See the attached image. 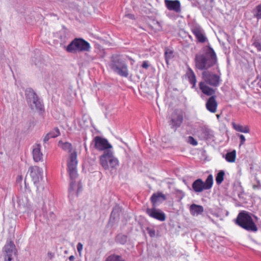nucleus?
I'll return each mask as SVG.
<instances>
[{
	"label": "nucleus",
	"mask_w": 261,
	"mask_h": 261,
	"mask_svg": "<svg viewBox=\"0 0 261 261\" xmlns=\"http://www.w3.org/2000/svg\"><path fill=\"white\" fill-rule=\"evenodd\" d=\"M126 16L130 19H134V16L133 14H128L126 15Z\"/></svg>",
	"instance_id": "43"
},
{
	"label": "nucleus",
	"mask_w": 261,
	"mask_h": 261,
	"mask_svg": "<svg viewBox=\"0 0 261 261\" xmlns=\"http://www.w3.org/2000/svg\"><path fill=\"white\" fill-rule=\"evenodd\" d=\"M188 142L193 146H196L198 144L197 141L192 136L188 137Z\"/></svg>",
	"instance_id": "35"
},
{
	"label": "nucleus",
	"mask_w": 261,
	"mask_h": 261,
	"mask_svg": "<svg viewBox=\"0 0 261 261\" xmlns=\"http://www.w3.org/2000/svg\"><path fill=\"white\" fill-rule=\"evenodd\" d=\"M127 237L124 234H118L116 238V242L121 244H124L127 242Z\"/></svg>",
	"instance_id": "30"
},
{
	"label": "nucleus",
	"mask_w": 261,
	"mask_h": 261,
	"mask_svg": "<svg viewBox=\"0 0 261 261\" xmlns=\"http://www.w3.org/2000/svg\"><path fill=\"white\" fill-rule=\"evenodd\" d=\"M91 46L89 42L82 38L74 39L66 47L67 52L74 53L77 52L89 51Z\"/></svg>",
	"instance_id": "6"
},
{
	"label": "nucleus",
	"mask_w": 261,
	"mask_h": 261,
	"mask_svg": "<svg viewBox=\"0 0 261 261\" xmlns=\"http://www.w3.org/2000/svg\"><path fill=\"white\" fill-rule=\"evenodd\" d=\"M52 138L51 136L49 135V133H47L45 136L43 138V142L44 143H47L48 141L50 139Z\"/></svg>",
	"instance_id": "39"
},
{
	"label": "nucleus",
	"mask_w": 261,
	"mask_h": 261,
	"mask_svg": "<svg viewBox=\"0 0 261 261\" xmlns=\"http://www.w3.org/2000/svg\"><path fill=\"white\" fill-rule=\"evenodd\" d=\"M77 164V153L74 151L71 153L67 161V170L70 177L68 197L70 201L77 197L79 194L82 191L80 181L76 180L78 176Z\"/></svg>",
	"instance_id": "1"
},
{
	"label": "nucleus",
	"mask_w": 261,
	"mask_h": 261,
	"mask_svg": "<svg viewBox=\"0 0 261 261\" xmlns=\"http://www.w3.org/2000/svg\"><path fill=\"white\" fill-rule=\"evenodd\" d=\"M146 213L151 218L159 221H164L166 220L165 214L160 209L156 208L155 206L146 208Z\"/></svg>",
	"instance_id": "14"
},
{
	"label": "nucleus",
	"mask_w": 261,
	"mask_h": 261,
	"mask_svg": "<svg viewBox=\"0 0 261 261\" xmlns=\"http://www.w3.org/2000/svg\"><path fill=\"white\" fill-rule=\"evenodd\" d=\"M252 17L257 20L261 19V3L256 6L252 10Z\"/></svg>",
	"instance_id": "23"
},
{
	"label": "nucleus",
	"mask_w": 261,
	"mask_h": 261,
	"mask_svg": "<svg viewBox=\"0 0 261 261\" xmlns=\"http://www.w3.org/2000/svg\"><path fill=\"white\" fill-rule=\"evenodd\" d=\"M260 88H261V86H260Z\"/></svg>",
	"instance_id": "48"
},
{
	"label": "nucleus",
	"mask_w": 261,
	"mask_h": 261,
	"mask_svg": "<svg viewBox=\"0 0 261 261\" xmlns=\"http://www.w3.org/2000/svg\"><path fill=\"white\" fill-rule=\"evenodd\" d=\"M225 172L223 170H220L216 176V181L217 185H220L224 180Z\"/></svg>",
	"instance_id": "29"
},
{
	"label": "nucleus",
	"mask_w": 261,
	"mask_h": 261,
	"mask_svg": "<svg viewBox=\"0 0 261 261\" xmlns=\"http://www.w3.org/2000/svg\"><path fill=\"white\" fill-rule=\"evenodd\" d=\"M202 77L203 81L211 86L217 87L220 85L221 80L219 75L208 71H203L202 73Z\"/></svg>",
	"instance_id": "10"
},
{
	"label": "nucleus",
	"mask_w": 261,
	"mask_h": 261,
	"mask_svg": "<svg viewBox=\"0 0 261 261\" xmlns=\"http://www.w3.org/2000/svg\"><path fill=\"white\" fill-rule=\"evenodd\" d=\"M128 59L130 61V64L133 65L135 63V60L132 58L128 57Z\"/></svg>",
	"instance_id": "44"
},
{
	"label": "nucleus",
	"mask_w": 261,
	"mask_h": 261,
	"mask_svg": "<svg viewBox=\"0 0 261 261\" xmlns=\"http://www.w3.org/2000/svg\"><path fill=\"white\" fill-rule=\"evenodd\" d=\"M216 96H211L206 102V109L211 113H214L216 112L218 103L216 100Z\"/></svg>",
	"instance_id": "19"
},
{
	"label": "nucleus",
	"mask_w": 261,
	"mask_h": 261,
	"mask_svg": "<svg viewBox=\"0 0 261 261\" xmlns=\"http://www.w3.org/2000/svg\"><path fill=\"white\" fill-rule=\"evenodd\" d=\"M236 158V151L235 150L231 152H227L225 156V159L227 162L233 163L235 161Z\"/></svg>",
	"instance_id": "27"
},
{
	"label": "nucleus",
	"mask_w": 261,
	"mask_h": 261,
	"mask_svg": "<svg viewBox=\"0 0 261 261\" xmlns=\"http://www.w3.org/2000/svg\"><path fill=\"white\" fill-rule=\"evenodd\" d=\"M186 76L188 79L189 83L192 85V88H194L196 87L197 82L196 77L193 70L189 66L187 67Z\"/></svg>",
	"instance_id": "21"
},
{
	"label": "nucleus",
	"mask_w": 261,
	"mask_h": 261,
	"mask_svg": "<svg viewBox=\"0 0 261 261\" xmlns=\"http://www.w3.org/2000/svg\"><path fill=\"white\" fill-rule=\"evenodd\" d=\"M202 54L199 53L195 57V67L200 70L207 71L217 63V58L213 48L210 45L202 48Z\"/></svg>",
	"instance_id": "2"
},
{
	"label": "nucleus",
	"mask_w": 261,
	"mask_h": 261,
	"mask_svg": "<svg viewBox=\"0 0 261 261\" xmlns=\"http://www.w3.org/2000/svg\"><path fill=\"white\" fill-rule=\"evenodd\" d=\"M24 183H25V185H26V181H25V180L24 181Z\"/></svg>",
	"instance_id": "47"
},
{
	"label": "nucleus",
	"mask_w": 261,
	"mask_h": 261,
	"mask_svg": "<svg viewBox=\"0 0 261 261\" xmlns=\"http://www.w3.org/2000/svg\"><path fill=\"white\" fill-rule=\"evenodd\" d=\"M166 199V196L161 192L154 193L150 197V201L153 205V206H155L156 204L158 202L162 203Z\"/></svg>",
	"instance_id": "20"
},
{
	"label": "nucleus",
	"mask_w": 261,
	"mask_h": 261,
	"mask_svg": "<svg viewBox=\"0 0 261 261\" xmlns=\"http://www.w3.org/2000/svg\"><path fill=\"white\" fill-rule=\"evenodd\" d=\"M233 128L237 132L243 133H249L250 132V128L247 125H242L241 124L232 123Z\"/></svg>",
	"instance_id": "24"
},
{
	"label": "nucleus",
	"mask_w": 261,
	"mask_h": 261,
	"mask_svg": "<svg viewBox=\"0 0 261 261\" xmlns=\"http://www.w3.org/2000/svg\"><path fill=\"white\" fill-rule=\"evenodd\" d=\"M74 259V256L73 255H71L69 257V259L70 261H73Z\"/></svg>",
	"instance_id": "45"
},
{
	"label": "nucleus",
	"mask_w": 261,
	"mask_h": 261,
	"mask_svg": "<svg viewBox=\"0 0 261 261\" xmlns=\"http://www.w3.org/2000/svg\"><path fill=\"white\" fill-rule=\"evenodd\" d=\"M48 133L52 138H56L60 135L59 129L57 127L55 128Z\"/></svg>",
	"instance_id": "32"
},
{
	"label": "nucleus",
	"mask_w": 261,
	"mask_h": 261,
	"mask_svg": "<svg viewBox=\"0 0 261 261\" xmlns=\"http://www.w3.org/2000/svg\"><path fill=\"white\" fill-rule=\"evenodd\" d=\"M213 185V177L210 174L206 178L205 182L201 179L198 178L195 180L192 184V188L196 193H200L204 190L210 189Z\"/></svg>",
	"instance_id": "8"
},
{
	"label": "nucleus",
	"mask_w": 261,
	"mask_h": 261,
	"mask_svg": "<svg viewBox=\"0 0 261 261\" xmlns=\"http://www.w3.org/2000/svg\"><path fill=\"white\" fill-rule=\"evenodd\" d=\"M22 180V175H18L16 179V182L17 183H20Z\"/></svg>",
	"instance_id": "41"
},
{
	"label": "nucleus",
	"mask_w": 261,
	"mask_h": 261,
	"mask_svg": "<svg viewBox=\"0 0 261 261\" xmlns=\"http://www.w3.org/2000/svg\"><path fill=\"white\" fill-rule=\"evenodd\" d=\"M253 45L257 48L258 51H261V43L259 41H254Z\"/></svg>",
	"instance_id": "37"
},
{
	"label": "nucleus",
	"mask_w": 261,
	"mask_h": 261,
	"mask_svg": "<svg viewBox=\"0 0 261 261\" xmlns=\"http://www.w3.org/2000/svg\"><path fill=\"white\" fill-rule=\"evenodd\" d=\"M208 84L204 81H201L199 83V89L201 92L207 96H214L215 90L210 87Z\"/></svg>",
	"instance_id": "17"
},
{
	"label": "nucleus",
	"mask_w": 261,
	"mask_h": 261,
	"mask_svg": "<svg viewBox=\"0 0 261 261\" xmlns=\"http://www.w3.org/2000/svg\"><path fill=\"white\" fill-rule=\"evenodd\" d=\"M253 188L254 189H256V188H258V186H256V185H253Z\"/></svg>",
	"instance_id": "46"
},
{
	"label": "nucleus",
	"mask_w": 261,
	"mask_h": 261,
	"mask_svg": "<svg viewBox=\"0 0 261 261\" xmlns=\"http://www.w3.org/2000/svg\"><path fill=\"white\" fill-rule=\"evenodd\" d=\"M192 32L199 42L204 43L206 41L207 38L204 34V31L200 27H194L192 29Z\"/></svg>",
	"instance_id": "16"
},
{
	"label": "nucleus",
	"mask_w": 261,
	"mask_h": 261,
	"mask_svg": "<svg viewBox=\"0 0 261 261\" xmlns=\"http://www.w3.org/2000/svg\"><path fill=\"white\" fill-rule=\"evenodd\" d=\"M149 66V65L148 64V62L146 61H143L142 64V67L143 68H145V69H147Z\"/></svg>",
	"instance_id": "40"
},
{
	"label": "nucleus",
	"mask_w": 261,
	"mask_h": 261,
	"mask_svg": "<svg viewBox=\"0 0 261 261\" xmlns=\"http://www.w3.org/2000/svg\"><path fill=\"white\" fill-rule=\"evenodd\" d=\"M119 207L116 206L113 208V211L111 213L110 219H115V217L119 215Z\"/></svg>",
	"instance_id": "33"
},
{
	"label": "nucleus",
	"mask_w": 261,
	"mask_h": 261,
	"mask_svg": "<svg viewBox=\"0 0 261 261\" xmlns=\"http://www.w3.org/2000/svg\"><path fill=\"white\" fill-rule=\"evenodd\" d=\"M76 248L78 252L80 254H81L82 251L83 250V244L81 243H78V244H77Z\"/></svg>",
	"instance_id": "38"
},
{
	"label": "nucleus",
	"mask_w": 261,
	"mask_h": 261,
	"mask_svg": "<svg viewBox=\"0 0 261 261\" xmlns=\"http://www.w3.org/2000/svg\"><path fill=\"white\" fill-rule=\"evenodd\" d=\"M27 101L32 110H36L41 111L43 109V106L39 100L37 94L34 91L29 89L25 91Z\"/></svg>",
	"instance_id": "7"
},
{
	"label": "nucleus",
	"mask_w": 261,
	"mask_h": 261,
	"mask_svg": "<svg viewBox=\"0 0 261 261\" xmlns=\"http://www.w3.org/2000/svg\"><path fill=\"white\" fill-rule=\"evenodd\" d=\"M3 250L4 252V261H12L17 252L14 242L12 241H7L3 248Z\"/></svg>",
	"instance_id": "11"
},
{
	"label": "nucleus",
	"mask_w": 261,
	"mask_h": 261,
	"mask_svg": "<svg viewBox=\"0 0 261 261\" xmlns=\"http://www.w3.org/2000/svg\"><path fill=\"white\" fill-rule=\"evenodd\" d=\"M105 261H125L122 256L112 254L108 256Z\"/></svg>",
	"instance_id": "28"
},
{
	"label": "nucleus",
	"mask_w": 261,
	"mask_h": 261,
	"mask_svg": "<svg viewBox=\"0 0 261 261\" xmlns=\"http://www.w3.org/2000/svg\"><path fill=\"white\" fill-rule=\"evenodd\" d=\"M49 216L50 217V219L51 220L54 219L55 218V215L53 212H51L49 213Z\"/></svg>",
	"instance_id": "42"
},
{
	"label": "nucleus",
	"mask_w": 261,
	"mask_h": 261,
	"mask_svg": "<svg viewBox=\"0 0 261 261\" xmlns=\"http://www.w3.org/2000/svg\"><path fill=\"white\" fill-rule=\"evenodd\" d=\"M148 233L151 238L155 237V230L153 228L147 227L146 228Z\"/></svg>",
	"instance_id": "34"
},
{
	"label": "nucleus",
	"mask_w": 261,
	"mask_h": 261,
	"mask_svg": "<svg viewBox=\"0 0 261 261\" xmlns=\"http://www.w3.org/2000/svg\"><path fill=\"white\" fill-rule=\"evenodd\" d=\"M58 145L62 149L68 152H71L72 150V144L69 142H63L60 141Z\"/></svg>",
	"instance_id": "26"
},
{
	"label": "nucleus",
	"mask_w": 261,
	"mask_h": 261,
	"mask_svg": "<svg viewBox=\"0 0 261 261\" xmlns=\"http://www.w3.org/2000/svg\"><path fill=\"white\" fill-rule=\"evenodd\" d=\"M238 136L239 137L240 140L239 146H241V145H243L245 143L246 139L245 136L242 134H238Z\"/></svg>",
	"instance_id": "36"
},
{
	"label": "nucleus",
	"mask_w": 261,
	"mask_h": 261,
	"mask_svg": "<svg viewBox=\"0 0 261 261\" xmlns=\"http://www.w3.org/2000/svg\"><path fill=\"white\" fill-rule=\"evenodd\" d=\"M94 146L96 149L99 151L112 150V146L109 143L108 141L105 138L99 136H96L93 141Z\"/></svg>",
	"instance_id": "12"
},
{
	"label": "nucleus",
	"mask_w": 261,
	"mask_h": 261,
	"mask_svg": "<svg viewBox=\"0 0 261 261\" xmlns=\"http://www.w3.org/2000/svg\"><path fill=\"white\" fill-rule=\"evenodd\" d=\"M41 146L40 144H35L33 145L32 151L33 157L35 162H38L43 159V154L41 151Z\"/></svg>",
	"instance_id": "18"
},
{
	"label": "nucleus",
	"mask_w": 261,
	"mask_h": 261,
	"mask_svg": "<svg viewBox=\"0 0 261 261\" xmlns=\"http://www.w3.org/2000/svg\"><path fill=\"white\" fill-rule=\"evenodd\" d=\"M184 119L183 112L180 110H175L170 116L169 125L172 129L176 130L179 127Z\"/></svg>",
	"instance_id": "9"
},
{
	"label": "nucleus",
	"mask_w": 261,
	"mask_h": 261,
	"mask_svg": "<svg viewBox=\"0 0 261 261\" xmlns=\"http://www.w3.org/2000/svg\"><path fill=\"white\" fill-rule=\"evenodd\" d=\"M165 5L168 10L176 13L181 11V5L178 0H165Z\"/></svg>",
	"instance_id": "15"
},
{
	"label": "nucleus",
	"mask_w": 261,
	"mask_h": 261,
	"mask_svg": "<svg viewBox=\"0 0 261 261\" xmlns=\"http://www.w3.org/2000/svg\"><path fill=\"white\" fill-rule=\"evenodd\" d=\"M30 174L32 177V179L36 186L37 189H38V185L39 182L43 178V170L42 168L38 166L31 167L29 169Z\"/></svg>",
	"instance_id": "13"
},
{
	"label": "nucleus",
	"mask_w": 261,
	"mask_h": 261,
	"mask_svg": "<svg viewBox=\"0 0 261 261\" xmlns=\"http://www.w3.org/2000/svg\"><path fill=\"white\" fill-rule=\"evenodd\" d=\"M99 161L105 170L110 171L111 174L116 173L119 163L112 150H105L100 156Z\"/></svg>",
	"instance_id": "3"
},
{
	"label": "nucleus",
	"mask_w": 261,
	"mask_h": 261,
	"mask_svg": "<svg viewBox=\"0 0 261 261\" xmlns=\"http://www.w3.org/2000/svg\"><path fill=\"white\" fill-rule=\"evenodd\" d=\"M236 223L244 229L252 232H256L257 227L249 213L243 211L239 213L236 220Z\"/></svg>",
	"instance_id": "5"
},
{
	"label": "nucleus",
	"mask_w": 261,
	"mask_h": 261,
	"mask_svg": "<svg viewBox=\"0 0 261 261\" xmlns=\"http://www.w3.org/2000/svg\"><path fill=\"white\" fill-rule=\"evenodd\" d=\"M109 67L111 70L121 77H127L129 75L128 66L119 55H113L109 63Z\"/></svg>",
	"instance_id": "4"
},
{
	"label": "nucleus",
	"mask_w": 261,
	"mask_h": 261,
	"mask_svg": "<svg viewBox=\"0 0 261 261\" xmlns=\"http://www.w3.org/2000/svg\"><path fill=\"white\" fill-rule=\"evenodd\" d=\"M189 210L192 216H198L203 212L204 208L202 205L192 204L190 205Z\"/></svg>",
	"instance_id": "22"
},
{
	"label": "nucleus",
	"mask_w": 261,
	"mask_h": 261,
	"mask_svg": "<svg viewBox=\"0 0 261 261\" xmlns=\"http://www.w3.org/2000/svg\"><path fill=\"white\" fill-rule=\"evenodd\" d=\"M173 52L171 49L169 48L166 49L165 52V58L167 64H168L169 60L173 58Z\"/></svg>",
	"instance_id": "31"
},
{
	"label": "nucleus",
	"mask_w": 261,
	"mask_h": 261,
	"mask_svg": "<svg viewBox=\"0 0 261 261\" xmlns=\"http://www.w3.org/2000/svg\"><path fill=\"white\" fill-rule=\"evenodd\" d=\"M201 136L203 139H212L214 137V133L211 129L204 128L202 129Z\"/></svg>",
	"instance_id": "25"
}]
</instances>
